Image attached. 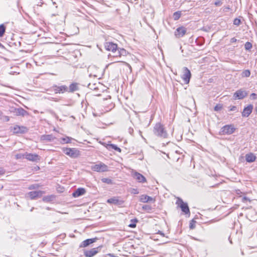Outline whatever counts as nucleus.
<instances>
[{
    "label": "nucleus",
    "mask_w": 257,
    "mask_h": 257,
    "mask_svg": "<svg viewBox=\"0 0 257 257\" xmlns=\"http://www.w3.org/2000/svg\"><path fill=\"white\" fill-rule=\"evenodd\" d=\"M72 141L75 142V140L72 138L65 136V143H66V144L71 143Z\"/></svg>",
    "instance_id": "nucleus-36"
},
{
    "label": "nucleus",
    "mask_w": 257,
    "mask_h": 257,
    "mask_svg": "<svg viewBox=\"0 0 257 257\" xmlns=\"http://www.w3.org/2000/svg\"><path fill=\"white\" fill-rule=\"evenodd\" d=\"M118 50H119V48H118L117 47V49H116L115 52H112V53H114V55H113V57H120V56H121V55H118L117 52L118 51Z\"/></svg>",
    "instance_id": "nucleus-42"
},
{
    "label": "nucleus",
    "mask_w": 257,
    "mask_h": 257,
    "mask_svg": "<svg viewBox=\"0 0 257 257\" xmlns=\"http://www.w3.org/2000/svg\"><path fill=\"white\" fill-rule=\"evenodd\" d=\"M133 190L134 191L133 192V193H134L135 194H138L139 193V192L137 189H134Z\"/></svg>",
    "instance_id": "nucleus-50"
},
{
    "label": "nucleus",
    "mask_w": 257,
    "mask_h": 257,
    "mask_svg": "<svg viewBox=\"0 0 257 257\" xmlns=\"http://www.w3.org/2000/svg\"><path fill=\"white\" fill-rule=\"evenodd\" d=\"M16 115L25 116L28 114V112L22 107L15 108L12 110Z\"/></svg>",
    "instance_id": "nucleus-14"
},
{
    "label": "nucleus",
    "mask_w": 257,
    "mask_h": 257,
    "mask_svg": "<svg viewBox=\"0 0 257 257\" xmlns=\"http://www.w3.org/2000/svg\"><path fill=\"white\" fill-rule=\"evenodd\" d=\"M255 159H256L255 156L251 153L247 154L245 155V160H246V162H249V163L253 162L255 160Z\"/></svg>",
    "instance_id": "nucleus-24"
},
{
    "label": "nucleus",
    "mask_w": 257,
    "mask_h": 257,
    "mask_svg": "<svg viewBox=\"0 0 257 257\" xmlns=\"http://www.w3.org/2000/svg\"><path fill=\"white\" fill-rule=\"evenodd\" d=\"M39 187V185H37V184H33V185H31L29 187V189H37Z\"/></svg>",
    "instance_id": "nucleus-39"
},
{
    "label": "nucleus",
    "mask_w": 257,
    "mask_h": 257,
    "mask_svg": "<svg viewBox=\"0 0 257 257\" xmlns=\"http://www.w3.org/2000/svg\"><path fill=\"white\" fill-rule=\"evenodd\" d=\"M236 106H232L230 107L229 110H230V111H234V110H235L236 109Z\"/></svg>",
    "instance_id": "nucleus-49"
},
{
    "label": "nucleus",
    "mask_w": 257,
    "mask_h": 257,
    "mask_svg": "<svg viewBox=\"0 0 257 257\" xmlns=\"http://www.w3.org/2000/svg\"><path fill=\"white\" fill-rule=\"evenodd\" d=\"M55 138L52 135H44L41 136V140L45 142L53 141Z\"/></svg>",
    "instance_id": "nucleus-22"
},
{
    "label": "nucleus",
    "mask_w": 257,
    "mask_h": 257,
    "mask_svg": "<svg viewBox=\"0 0 257 257\" xmlns=\"http://www.w3.org/2000/svg\"><path fill=\"white\" fill-rule=\"evenodd\" d=\"M25 158L32 162H38L40 160L41 157L36 154H32V153H25Z\"/></svg>",
    "instance_id": "nucleus-8"
},
{
    "label": "nucleus",
    "mask_w": 257,
    "mask_h": 257,
    "mask_svg": "<svg viewBox=\"0 0 257 257\" xmlns=\"http://www.w3.org/2000/svg\"><path fill=\"white\" fill-rule=\"evenodd\" d=\"M15 158L17 160L25 158V154H17L15 155Z\"/></svg>",
    "instance_id": "nucleus-34"
},
{
    "label": "nucleus",
    "mask_w": 257,
    "mask_h": 257,
    "mask_svg": "<svg viewBox=\"0 0 257 257\" xmlns=\"http://www.w3.org/2000/svg\"><path fill=\"white\" fill-rule=\"evenodd\" d=\"M6 26L4 24L0 25V37H2L4 36L5 32H6Z\"/></svg>",
    "instance_id": "nucleus-26"
},
{
    "label": "nucleus",
    "mask_w": 257,
    "mask_h": 257,
    "mask_svg": "<svg viewBox=\"0 0 257 257\" xmlns=\"http://www.w3.org/2000/svg\"><path fill=\"white\" fill-rule=\"evenodd\" d=\"M191 77V73L190 71L188 68L185 67L183 68V74L182 76V78L186 84L189 83L190 78Z\"/></svg>",
    "instance_id": "nucleus-7"
},
{
    "label": "nucleus",
    "mask_w": 257,
    "mask_h": 257,
    "mask_svg": "<svg viewBox=\"0 0 257 257\" xmlns=\"http://www.w3.org/2000/svg\"><path fill=\"white\" fill-rule=\"evenodd\" d=\"M237 41V39L236 38H235L234 37L233 38H232L231 39H230V43H235Z\"/></svg>",
    "instance_id": "nucleus-48"
},
{
    "label": "nucleus",
    "mask_w": 257,
    "mask_h": 257,
    "mask_svg": "<svg viewBox=\"0 0 257 257\" xmlns=\"http://www.w3.org/2000/svg\"><path fill=\"white\" fill-rule=\"evenodd\" d=\"M195 222V221L193 220H191V222L190 223L189 227L190 229H193L195 228V225L194 223Z\"/></svg>",
    "instance_id": "nucleus-40"
},
{
    "label": "nucleus",
    "mask_w": 257,
    "mask_h": 257,
    "mask_svg": "<svg viewBox=\"0 0 257 257\" xmlns=\"http://www.w3.org/2000/svg\"><path fill=\"white\" fill-rule=\"evenodd\" d=\"M54 198V197L53 195L47 196L43 197V200L45 202H49L52 201Z\"/></svg>",
    "instance_id": "nucleus-29"
},
{
    "label": "nucleus",
    "mask_w": 257,
    "mask_h": 257,
    "mask_svg": "<svg viewBox=\"0 0 257 257\" xmlns=\"http://www.w3.org/2000/svg\"><path fill=\"white\" fill-rule=\"evenodd\" d=\"M105 49L109 51L115 52L116 49H117V45L116 44H115L111 42H106L104 44Z\"/></svg>",
    "instance_id": "nucleus-11"
},
{
    "label": "nucleus",
    "mask_w": 257,
    "mask_h": 257,
    "mask_svg": "<svg viewBox=\"0 0 257 257\" xmlns=\"http://www.w3.org/2000/svg\"><path fill=\"white\" fill-rule=\"evenodd\" d=\"M134 221H135V222H137V221H138V220H137V219H134Z\"/></svg>",
    "instance_id": "nucleus-54"
},
{
    "label": "nucleus",
    "mask_w": 257,
    "mask_h": 257,
    "mask_svg": "<svg viewBox=\"0 0 257 257\" xmlns=\"http://www.w3.org/2000/svg\"><path fill=\"white\" fill-rule=\"evenodd\" d=\"M64 90V86H61L60 87L55 86L54 91L55 93H63V90Z\"/></svg>",
    "instance_id": "nucleus-27"
},
{
    "label": "nucleus",
    "mask_w": 257,
    "mask_h": 257,
    "mask_svg": "<svg viewBox=\"0 0 257 257\" xmlns=\"http://www.w3.org/2000/svg\"><path fill=\"white\" fill-rule=\"evenodd\" d=\"M86 193V190L83 188H79L77 189L73 193L72 196L76 198L84 195Z\"/></svg>",
    "instance_id": "nucleus-21"
},
{
    "label": "nucleus",
    "mask_w": 257,
    "mask_h": 257,
    "mask_svg": "<svg viewBox=\"0 0 257 257\" xmlns=\"http://www.w3.org/2000/svg\"><path fill=\"white\" fill-rule=\"evenodd\" d=\"M242 200L243 202H245L247 201H250V200L246 197H244L242 198Z\"/></svg>",
    "instance_id": "nucleus-45"
},
{
    "label": "nucleus",
    "mask_w": 257,
    "mask_h": 257,
    "mask_svg": "<svg viewBox=\"0 0 257 257\" xmlns=\"http://www.w3.org/2000/svg\"><path fill=\"white\" fill-rule=\"evenodd\" d=\"M221 4V2L220 1H217L215 2L214 5L216 6H219Z\"/></svg>",
    "instance_id": "nucleus-44"
},
{
    "label": "nucleus",
    "mask_w": 257,
    "mask_h": 257,
    "mask_svg": "<svg viewBox=\"0 0 257 257\" xmlns=\"http://www.w3.org/2000/svg\"><path fill=\"white\" fill-rule=\"evenodd\" d=\"M181 12L180 11H177L173 14V19L174 20H178L181 17Z\"/></svg>",
    "instance_id": "nucleus-28"
},
{
    "label": "nucleus",
    "mask_w": 257,
    "mask_h": 257,
    "mask_svg": "<svg viewBox=\"0 0 257 257\" xmlns=\"http://www.w3.org/2000/svg\"><path fill=\"white\" fill-rule=\"evenodd\" d=\"M248 94V93L244 90L239 89L237 90L233 94V97L238 99H242L245 98Z\"/></svg>",
    "instance_id": "nucleus-9"
},
{
    "label": "nucleus",
    "mask_w": 257,
    "mask_h": 257,
    "mask_svg": "<svg viewBox=\"0 0 257 257\" xmlns=\"http://www.w3.org/2000/svg\"><path fill=\"white\" fill-rule=\"evenodd\" d=\"M253 109V105L252 104H249L247 106L245 107L241 113L243 117H248L252 112Z\"/></svg>",
    "instance_id": "nucleus-15"
},
{
    "label": "nucleus",
    "mask_w": 257,
    "mask_h": 257,
    "mask_svg": "<svg viewBox=\"0 0 257 257\" xmlns=\"http://www.w3.org/2000/svg\"><path fill=\"white\" fill-rule=\"evenodd\" d=\"M107 203L112 204L118 206L119 207H123L124 206V204L125 201L119 196H114L111 197L106 201Z\"/></svg>",
    "instance_id": "nucleus-2"
},
{
    "label": "nucleus",
    "mask_w": 257,
    "mask_h": 257,
    "mask_svg": "<svg viewBox=\"0 0 257 257\" xmlns=\"http://www.w3.org/2000/svg\"><path fill=\"white\" fill-rule=\"evenodd\" d=\"M198 45H200V46H201V45H202V43H199H199H198Z\"/></svg>",
    "instance_id": "nucleus-56"
},
{
    "label": "nucleus",
    "mask_w": 257,
    "mask_h": 257,
    "mask_svg": "<svg viewBox=\"0 0 257 257\" xmlns=\"http://www.w3.org/2000/svg\"><path fill=\"white\" fill-rule=\"evenodd\" d=\"M250 75V72L249 70H245L241 73V76L243 77H248Z\"/></svg>",
    "instance_id": "nucleus-31"
},
{
    "label": "nucleus",
    "mask_w": 257,
    "mask_h": 257,
    "mask_svg": "<svg viewBox=\"0 0 257 257\" xmlns=\"http://www.w3.org/2000/svg\"><path fill=\"white\" fill-rule=\"evenodd\" d=\"M129 227L131 228H135L136 227V224L135 223H131L129 225Z\"/></svg>",
    "instance_id": "nucleus-47"
},
{
    "label": "nucleus",
    "mask_w": 257,
    "mask_h": 257,
    "mask_svg": "<svg viewBox=\"0 0 257 257\" xmlns=\"http://www.w3.org/2000/svg\"><path fill=\"white\" fill-rule=\"evenodd\" d=\"M106 256H109V257H118L117 256H116V255H114V254H112V253L106 254Z\"/></svg>",
    "instance_id": "nucleus-46"
},
{
    "label": "nucleus",
    "mask_w": 257,
    "mask_h": 257,
    "mask_svg": "<svg viewBox=\"0 0 257 257\" xmlns=\"http://www.w3.org/2000/svg\"><path fill=\"white\" fill-rule=\"evenodd\" d=\"M62 140L63 141H64V138H62Z\"/></svg>",
    "instance_id": "nucleus-58"
},
{
    "label": "nucleus",
    "mask_w": 257,
    "mask_h": 257,
    "mask_svg": "<svg viewBox=\"0 0 257 257\" xmlns=\"http://www.w3.org/2000/svg\"><path fill=\"white\" fill-rule=\"evenodd\" d=\"M79 89V84L76 82L71 83L69 87L65 86V92H74Z\"/></svg>",
    "instance_id": "nucleus-13"
},
{
    "label": "nucleus",
    "mask_w": 257,
    "mask_h": 257,
    "mask_svg": "<svg viewBox=\"0 0 257 257\" xmlns=\"http://www.w3.org/2000/svg\"><path fill=\"white\" fill-rule=\"evenodd\" d=\"M101 181L103 183H106L107 184H111L112 183V181L111 179L107 178H103L101 179Z\"/></svg>",
    "instance_id": "nucleus-32"
},
{
    "label": "nucleus",
    "mask_w": 257,
    "mask_h": 257,
    "mask_svg": "<svg viewBox=\"0 0 257 257\" xmlns=\"http://www.w3.org/2000/svg\"><path fill=\"white\" fill-rule=\"evenodd\" d=\"M98 239L97 237L87 239L81 242L79 245L80 247H85L88 246L90 244L94 243Z\"/></svg>",
    "instance_id": "nucleus-17"
},
{
    "label": "nucleus",
    "mask_w": 257,
    "mask_h": 257,
    "mask_svg": "<svg viewBox=\"0 0 257 257\" xmlns=\"http://www.w3.org/2000/svg\"><path fill=\"white\" fill-rule=\"evenodd\" d=\"M140 201L143 203H147L148 202L155 201V199L152 197L147 195H142L140 196Z\"/></svg>",
    "instance_id": "nucleus-23"
},
{
    "label": "nucleus",
    "mask_w": 257,
    "mask_h": 257,
    "mask_svg": "<svg viewBox=\"0 0 257 257\" xmlns=\"http://www.w3.org/2000/svg\"><path fill=\"white\" fill-rule=\"evenodd\" d=\"M255 111H256V112H257V106L255 107Z\"/></svg>",
    "instance_id": "nucleus-57"
},
{
    "label": "nucleus",
    "mask_w": 257,
    "mask_h": 257,
    "mask_svg": "<svg viewBox=\"0 0 257 257\" xmlns=\"http://www.w3.org/2000/svg\"><path fill=\"white\" fill-rule=\"evenodd\" d=\"M43 193L44 192L42 191H35L29 192L27 195L31 199L33 200L41 197Z\"/></svg>",
    "instance_id": "nucleus-10"
},
{
    "label": "nucleus",
    "mask_w": 257,
    "mask_h": 257,
    "mask_svg": "<svg viewBox=\"0 0 257 257\" xmlns=\"http://www.w3.org/2000/svg\"><path fill=\"white\" fill-rule=\"evenodd\" d=\"M100 248V246H98L96 248H93L89 250H86L84 252V255L86 257H92L98 252Z\"/></svg>",
    "instance_id": "nucleus-16"
},
{
    "label": "nucleus",
    "mask_w": 257,
    "mask_h": 257,
    "mask_svg": "<svg viewBox=\"0 0 257 257\" xmlns=\"http://www.w3.org/2000/svg\"><path fill=\"white\" fill-rule=\"evenodd\" d=\"M134 177L140 183H145L147 181L146 178L141 174L138 172H135L133 174Z\"/></svg>",
    "instance_id": "nucleus-20"
},
{
    "label": "nucleus",
    "mask_w": 257,
    "mask_h": 257,
    "mask_svg": "<svg viewBox=\"0 0 257 257\" xmlns=\"http://www.w3.org/2000/svg\"><path fill=\"white\" fill-rule=\"evenodd\" d=\"M3 174V171L0 169V175Z\"/></svg>",
    "instance_id": "nucleus-53"
},
{
    "label": "nucleus",
    "mask_w": 257,
    "mask_h": 257,
    "mask_svg": "<svg viewBox=\"0 0 257 257\" xmlns=\"http://www.w3.org/2000/svg\"><path fill=\"white\" fill-rule=\"evenodd\" d=\"M252 48V44L249 42L245 43L244 45V48L246 50H250Z\"/></svg>",
    "instance_id": "nucleus-33"
},
{
    "label": "nucleus",
    "mask_w": 257,
    "mask_h": 257,
    "mask_svg": "<svg viewBox=\"0 0 257 257\" xmlns=\"http://www.w3.org/2000/svg\"><path fill=\"white\" fill-rule=\"evenodd\" d=\"M240 20L238 18H235L233 21V24L237 26L240 24Z\"/></svg>",
    "instance_id": "nucleus-38"
},
{
    "label": "nucleus",
    "mask_w": 257,
    "mask_h": 257,
    "mask_svg": "<svg viewBox=\"0 0 257 257\" xmlns=\"http://www.w3.org/2000/svg\"><path fill=\"white\" fill-rule=\"evenodd\" d=\"M6 120L8 121L9 120V117L8 116H6Z\"/></svg>",
    "instance_id": "nucleus-52"
},
{
    "label": "nucleus",
    "mask_w": 257,
    "mask_h": 257,
    "mask_svg": "<svg viewBox=\"0 0 257 257\" xmlns=\"http://www.w3.org/2000/svg\"><path fill=\"white\" fill-rule=\"evenodd\" d=\"M223 11L224 12H228V11L230 9V8L229 7V6H227V7H224L223 8Z\"/></svg>",
    "instance_id": "nucleus-43"
},
{
    "label": "nucleus",
    "mask_w": 257,
    "mask_h": 257,
    "mask_svg": "<svg viewBox=\"0 0 257 257\" xmlns=\"http://www.w3.org/2000/svg\"><path fill=\"white\" fill-rule=\"evenodd\" d=\"M222 108V105L221 104H218L216 105L214 108V110L216 111L220 110Z\"/></svg>",
    "instance_id": "nucleus-37"
},
{
    "label": "nucleus",
    "mask_w": 257,
    "mask_h": 257,
    "mask_svg": "<svg viewBox=\"0 0 257 257\" xmlns=\"http://www.w3.org/2000/svg\"><path fill=\"white\" fill-rule=\"evenodd\" d=\"M235 131V128L233 124H227L221 128L219 134L221 135H229L232 134Z\"/></svg>",
    "instance_id": "nucleus-3"
},
{
    "label": "nucleus",
    "mask_w": 257,
    "mask_h": 257,
    "mask_svg": "<svg viewBox=\"0 0 257 257\" xmlns=\"http://www.w3.org/2000/svg\"><path fill=\"white\" fill-rule=\"evenodd\" d=\"M142 208L143 210L147 211L148 212L152 210V207L149 205H143Z\"/></svg>",
    "instance_id": "nucleus-35"
},
{
    "label": "nucleus",
    "mask_w": 257,
    "mask_h": 257,
    "mask_svg": "<svg viewBox=\"0 0 257 257\" xmlns=\"http://www.w3.org/2000/svg\"><path fill=\"white\" fill-rule=\"evenodd\" d=\"M118 55L121 56H126L127 54L126 51L123 48L119 49L118 51L117 52Z\"/></svg>",
    "instance_id": "nucleus-30"
},
{
    "label": "nucleus",
    "mask_w": 257,
    "mask_h": 257,
    "mask_svg": "<svg viewBox=\"0 0 257 257\" xmlns=\"http://www.w3.org/2000/svg\"><path fill=\"white\" fill-rule=\"evenodd\" d=\"M28 128L24 126L15 125L13 128V133L14 134H25L28 132Z\"/></svg>",
    "instance_id": "nucleus-12"
},
{
    "label": "nucleus",
    "mask_w": 257,
    "mask_h": 257,
    "mask_svg": "<svg viewBox=\"0 0 257 257\" xmlns=\"http://www.w3.org/2000/svg\"><path fill=\"white\" fill-rule=\"evenodd\" d=\"M154 133L158 137L166 138L168 136L167 131L161 123H157L154 127Z\"/></svg>",
    "instance_id": "nucleus-1"
},
{
    "label": "nucleus",
    "mask_w": 257,
    "mask_h": 257,
    "mask_svg": "<svg viewBox=\"0 0 257 257\" xmlns=\"http://www.w3.org/2000/svg\"><path fill=\"white\" fill-rule=\"evenodd\" d=\"M159 233L161 234L163 236H165L163 232H162L161 231H159Z\"/></svg>",
    "instance_id": "nucleus-51"
},
{
    "label": "nucleus",
    "mask_w": 257,
    "mask_h": 257,
    "mask_svg": "<svg viewBox=\"0 0 257 257\" xmlns=\"http://www.w3.org/2000/svg\"><path fill=\"white\" fill-rule=\"evenodd\" d=\"M70 118H72V119H74V117L73 116H70Z\"/></svg>",
    "instance_id": "nucleus-55"
},
{
    "label": "nucleus",
    "mask_w": 257,
    "mask_h": 257,
    "mask_svg": "<svg viewBox=\"0 0 257 257\" xmlns=\"http://www.w3.org/2000/svg\"><path fill=\"white\" fill-rule=\"evenodd\" d=\"M186 33V28L183 27L178 28L175 32V35L177 38L183 37Z\"/></svg>",
    "instance_id": "nucleus-18"
},
{
    "label": "nucleus",
    "mask_w": 257,
    "mask_h": 257,
    "mask_svg": "<svg viewBox=\"0 0 257 257\" xmlns=\"http://www.w3.org/2000/svg\"><path fill=\"white\" fill-rule=\"evenodd\" d=\"M67 33H65V36H70L77 34L79 32L78 28L73 25L71 29H67Z\"/></svg>",
    "instance_id": "nucleus-19"
},
{
    "label": "nucleus",
    "mask_w": 257,
    "mask_h": 257,
    "mask_svg": "<svg viewBox=\"0 0 257 257\" xmlns=\"http://www.w3.org/2000/svg\"><path fill=\"white\" fill-rule=\"evenodd\" d=\"M65 154L71 158H76L80 155V151L76 148L65 147Z\"/></svg>",
    "instance_id": "nucleus-4"
},
{
    "label": "nucleus",
    "mask_w": 257,
    "mask_h": 257,
    "mask_svg": "<svg viewBox=\"0 0 257 257\" xmlns=\"http://www.w3.org/2000/svg\"><path fill=\"white\" fill-rule=\"evenodd\" d=\"M256 94L254 93H252L250 95V98L252 100H255L256 99Z\"/></svg>",
    "instance_id": "nucleus-41"
},
{
    "label": "nucleus",
    "mask_w": 257,
    "mask_h": 257,
    "mask_svg": "<svg viewBox=\"0 0 257 257\" xmlns=\"http://www.w3.org/2000/svg\"><path fill=\"white\" fill-rule=\"evenodd\" d=\"M176 203L178 204V206L180 207L183 212L186 215H190V212L187 203L184 202L182 199H179Z\"/></svg>",
    "instance_id": "nucleus-6"
},
{
    "label": "nucleus",
    "mask_w": 257,
    "mask_h": 257,
    "mask_svg": "<svg viewBox=\"0 0 257 257\" xmlns=\"http://www.w3.org/2000/svg\"><path fill=\"white\" fill-rule=\"evenodd\" d=\"M106 148L107 149H108L109 150H114L115 151L118 152L119 153H120L121 151V150L119 147H118L116 145H115L114 144H108Z\"/></svg>",
    "instance_id": "nucleus-25"
},
{
    "label": "nucleus",
    "mask_w": 257,
    "mask_h": 257,
    "mask_svg": "<svg viewBox=\"0 0 257 257\" xmlns=\"http://www.w3.org/2000/svg\"><path fill=\"white\" fill-rule=\"evenodd\" d=\"M91 168L93 171L98 172H104L108 171L107 166L102 163L94 164L91 166Z\"/></svg>",
    "instance_id": "nucleus-5"
}]
</instances>
